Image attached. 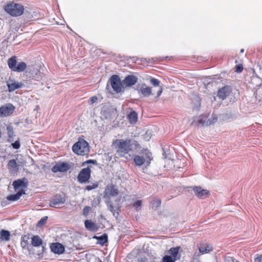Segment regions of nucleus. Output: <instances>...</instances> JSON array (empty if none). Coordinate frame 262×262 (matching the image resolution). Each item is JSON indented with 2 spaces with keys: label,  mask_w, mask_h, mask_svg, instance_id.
<instances>
[{
  "label": "nucleus",
  "mask_w": 262,
  "mask_h": 262,
  "mask_svg": "<svg viewBox=\"0 0 262 262\" xmlns=\"http://www.w3.org/2000/svg\"><path fill=\"white\" fill-rule=\"evenodd\" d=\"M17 66H27L26 63L24 61L18 62L17 61Z\"/></svg>",
  "instance_id": "3c124183"
},
{
  "label": "nucleus",
  "mask_w": 262,
  "mask_h": 262,
  "mask_svg": "<svg viewBox=\"0 0 262 262\" xmlns=\"http://www.w3.org/2000/svg\"><path fill=\"white\" fill-rule=\"evenodd\" d=\"M91 169L89 167L83 168L78 176V181L81 183H86L91 177Z\"/></svg>",
  "instance_id": "6e6552de"
},
{
  "label": "nucleus",
  "mask_w": 262,
  "mask_h": 262,
  "mask_svg": "<svg viewBox=\"0 0 262 262\" xmlns=\"http://www.w3.org/2000/svg\"><path fill=\"white\" fill-rule=\"evenodd\" d=\"M231 92V90L229 86H225L219 90L217 92V97L224 100L229 95Z\"/></svg>",
  "instance_id": "dca6fc26"
},
{
  "label": "nucleus",
  "mask_w": 262,
  "mask_h": 262,
  "mask_svg": "<svg viewBox=\"0 0 262 262\" xmlns=\"http://www.w3.org/2000/svg\"><path fill=\"white\" fill-rule=\"evenodd\" d=\"M8 169L12 174L16 173L19 169L18 165L17 164L14 159L10 160L7 165Z\"/></svg>",
  "instance_id": "a211bd4d"
},
{
  "label": "nucleus",
  "mask_w": 262,
  "mask_h": 262,
  "mask_svg": "<svg viewBox=\"0 0 262 262\" xmlns=\"http://www.w3.org/2000/svg\"><path fill=\"white\" fill-rule=\"evenodd\" d=\"M182 249L180 246L171 248L167 252L168 255L174 260L177 261L181 258Z\"/></svg>",
  "instance_id": "9d476101"
},
{
  "label": "nucleus",
  "mask_w": 262,
  "mask_h": 262,
  "mask_svg": "<svg viewBox=\"0 0 262 262\" xmlns=\"http://www.w3.org/2000/svg\"><path fill=\"white\" fill-rule=\"evenodd\" d=\"M108 209L112 212L113 215L117 218L119 214V208L118 207H114L112 204L108 205Z\"/></svg>",
  "instance_id": "7c9ffc66"
},
{
  "label": "nucleus",
  "mask_w": 262,
  "mask_h": 262,
  "mask_svg": "<svg viewBox=\"0 0 262 262\" xmlns=\"http://www.w3.org/2000/svg\"><path fill=\"white\" fill-rule=\"evenodd\" d=\"M84 225L85 228L91 231H96L98 229L96 224L91 220H86L84 222Z\"/></svg>",
  "instance_id": "5701e85b"
},
{
  "label": "nucleus",
  "mask_w": 262,
  "mask_h": 262,
  "mask_svg": "<svg viewBox=\"0 0 262 262\" xmlns=\"http://www.w3.org/2000/svg\"><path fill=\"white\" fill-rule=\"evenodd\" d=\"M66 198L61 194H56L50 201L49 205L52 207H57V206L64 204L66 202Z\"/></svg>",
  "instance_id": "9b49d317"
},
{
  "label": "nucleus",
  "mask_w": 262,
  "mask_h": 262,
  "mask_svg": "<svg viewBox=\"0 0 262 262\" xmlns=\"http://www.w3.org/2000/svg\"><path fill=\"white\" fill-rule=\"evenodd\" d=\"M10 233L9 231L3 229L0 232V239L8 242L10 240Z\"/></svg>",
  "instance_id": "393cba45"
},
{
  "label": "nucleus",
  "mask_w": 262,
  "mask_h": 262,
  "mask_svg": "<svg viewBox=\"0 0 262 262\" xmlns=\"http://www.w3.org/2000/svg\"><path fill=\"white\" fill-rule=\"evenodd\" d=\"M199 252L198 254L196 252L194 254L192 262H201L199 259H197V257L200 256V253L202 254L208 253L212 250V248L209 245H203L199 247Z\"/></svg>",
  "instance_id": "1a4fd4ad"
},
{
  "label": "nucleus",
  "mask_w": 262,
  "mask_h": 262,
  "mask_svg": "<svg viewBox=\"0 0 262 262\" xmlns=\"http://www.w3.org/2000/svg\"><path fill=\"white\" fill-rule=\"evenodd\" d=\"M11 145L13 148L17 149L20 148V142L18 140L16 141L15 142L12 143L11 144Z\"/></svg>",
  "instance_id": "ea45409f"
},
{
  "label": "nucleus",
  "mask_w": 262,
  "mask_h": 262,
  "mask_svg": "<svg viewBox=\"0 0 262 262\" xmlns=\"http://www.w3.org/2000/svg\"><path fill=\"white\" fill-rule=\"evenodd\" d=\"M150 82L154 86H157L158 88V91L157 92V97H159L163 92L162 86L160 85V82L158 79L152 78L150 80Z\"/></svg>",
  "instance_id": "412c9836"
},
{
  "label": "nucleus",
  "mask_w": 262,
  "mask_h": 262,
  "mask_svg": "<svg viewBox=\"0 0 262 262\" xmlns=\"http://www.w3.org/2000/svg\"><path fill=\"white\" fill-rule=\"evenodd\" d=\"M225 261L226 262H231L233 261V259L232 257L228 256L226 257Z\"/></svg>",
  "instance_id": "09e8293b"
},
{
  "label": "nucleus",
  "mask_w": 262,
  "mask_h": 262,
  "mask_svg": "<svg viewBox=\"0 0 262 262\" xmlns=\"http://www.w3.org/2000/svg\"><path fill=\"white\" fill-rule=\"evenodd\" d=\"M105 194L108 197L110 196H115L118 194V191L114 186H110L105 190Z\"/></svg>",
  "instance_id": "4be33fe9"
},
{
  "label": "nucleus",
  "mask_w": 262,
  "mask_h": 262,
  "mask_svg": "<svg viewBox=\"0 0 262 262\" xmlns=\"http://www.w3.org/2000/svg\"><path fill=\"white\" fill-rule=\"evenodd\" d=\"M142 205V201L138 200L133 204V207L137 209L140 208Z\"/></svg>",
  "instance_id": "a19ab883"
},
{
  "label": "nucleus",
  "mask_w": 262,
  "mask_h": 262,
  "mask_svg": "<svg viewBox=\"0 0 262 262\" xmlns=\"http://www.w3.org/2000/svg\"><path fill=\"white\" fill-rule=\"evenodd\" d=\"M117 152L120 155L128 154L130 151L139 149L140 148L139 143L133 139H116L113 142Z\"/></svg>",
  "instance_id": "f257e3e1"
},
{
  "label": "nucleus",
  "mask_w": 262,
  "mask_h": 262,
  "mask_svg": "<svg viewBox=\"0 0 262 262\" xmlns=\"http://www.w3.org/2000/svg\"><path fill=\"white\" fill-rule=\"evenodd\" d=\"M138 60L139 59H136L135 57H130L127 59L121 60L120 64V66H131L132 63H136V61ZM118 64H119V63Z\"/></svg>",
  "instance_id": "a878e982"
},
{
  "label": "nucleus",
  "mask_w": 262,
  "mask_h": 262,
  "mask_svg": "<svg viewBox=\"0 0 262 262\" xmlns=\"http://www.w3.org/2000/svg\"><path fill=\"white\" fill-rule=\"evenodd\" d=\"M105 118H110V115H109V116H105Z\"/></svg>",
  "instance_id": "6e6d98bb"
},
{
  "label": "nucleus",
  "mask_w": 262,
  "mask_h": 262,
  "mask_svg": "<svg viewBox=\"0 0 262 262\" xmlns=\"http://www.w3.org/2000/svg\"><path fill=\"white\" fill-rule=\"evenodd\" d=\"M31 244L34 247H39L42 244V241L38 235H34L32 237Z\"/></svg>",
  "instance_id": "bb28decb"
},
{
  "label": "nucleus",
  "mask_w": 262,
  "mask_h": 262,
  "mask_svg": "<svg viewBox=\"0 0 262 262\" xmlns=\"http://www.w3.org/2000/svg\"><path fill=\"white\" fill-rule=\"evenodd\" d=\"M142 153L144 157L137 155L134 157V161L137 166H141L144 164L148 166L152 160L151 153L148 149H144Z\"/></svg>",
  "instance_id": "20e7f679"
},
{
  "label": "nucleus",
  "mask_w": 262,
  "mask_h": 262,
  "mask_svg": "<svg viewBox=\"0 0 262 262\" xmlns=\"http://www.w3.org/2000/svg\"><path fill=\"white\" fill-rule=\"evenodd\" d=\"M198 104H199V105L200 106V101H198Z\"/></svg>",
  "instance_id": "4d7b16f0"
},
{
  "label": "nucleus",
  "mask_w": 262,
  "mask_h": 262,
  "mask_svg": "<svg viewBox=\"0 0 262 262\" xmlns=\"http://www.w3.org/2000/svg\"><path fill=\"white\" fill-rule=\"evenodd\" d=\"M28 185V181L25 178L15 180L12 183V186L15 191H23V192H25V189L27 188Z\"/></svg>",
  "instance_id": "423d86ee"
},
{
  "label": "nucleus",
  "mask_w": 262,
  "mask_h": 262,
  "mask_svg": "<svg viewBox=\"0 0 262 262\" xmlns=\"http://www.w3.org/2000/svg\"><path fill=\"white\" fill-rule=\"evenodd\" d=\"M9 68L12 71L21 72L25 70L26 67H9Z\"/></svg>",
  "instance_id": "f704fd0d"
},
{
  "label": "nucleus",
  "mask_w": 262,
  "mask_h": 262,
  "mask_svg": "<svg viewBox=\"0 0 262 262\" xmlns=\"http://www.w3.org/2000/svg\"><path fill=\"white\" fill-rule=\"evenodd\" d=\"M128 119L132 124H134L136 122L138 119L137 113L135 111H132L128 115Z\"/></svg>",
  "instance_id": "c756f323"
},
{
  "label": "nucleus",
  "mask_w": 262,
  "mask_h": 262,
  "mask_svg": "<svg viewBox=\"0 0 262 262\" xmlns=\"http://www.w3.org/2000/svg\"><path fill=\"white\" fill-rule=\"evenodd\" d=\"M110 82L112 88L116 93L121 92L122 83L121 82L118 76L113 75L110 79Z\"/></svg>",
  "instance_id": "0eeeda50"
},
{
  "label": "nucleus",
  "mask_w": 262,
  "mask_h": 262,
  "mask_svg": "<svg viewBox=\"0 0 262 262\" xmlns=\"http://www.w3.org/2000/svg\"><path fill=\"white\" fill-rule=\"evenodd\" d=\"M15 107L10 103L7 104L5 105L0 107V116H8L10 115L14 112Z\"/></svg>",
  "instance_id": "ddd939ff"
},
{
  "label": "nucleus",
  "mask_w": 262,
  "mask_h": 262,
  "mask_svg": "<svg viewBox=\"0 0 262 262\" xmlns=\"http://www.w3.org/2000/svg\"><path fill=\"white\" fill-rule=\"evenodd\" d=\"M159 258L154 257L152 255L146 254V255H142L138 257V262H159Z\"/></svg>",
  "instance_id": "6ab92c4d"
},
{
  "label": "nucleus",
  "mask_w": 262,
  "mask_h": 262,
  "mask_svg": "<svg viewBox=\"0 0 262 262\" xmlns=\"http://www.w3.org/2000/svg\"><path fill=\"white\" fill-rule=\"evenodd\" d=\"M97 187H98V184L96 183H95L92 185H90L86 186V189L88 190H91L95 189Z\"/></svg>",
  "instance_id": "79ce46f5"
},
{
  "label": "nucleus",
  "mask_w": 262,
  "mask_h": 262,
  "mask_svg": "<svg viewBox=\"0 0 262 262\" xmlns=\"http://www.w3.org/2000/svg\"><path fill=\"white\" fill-rule=\"evenodd\" d=\"M217 120V115L212 114L211 116L209 114H204L196 118V123L201 125L208 126L214 124Z\"/></svg>",
  "instance_id": "39448f33"
},
{
  "label": "nucleus",
  "mask_w": 262,
  "mask_h": 262,
  "mask_svg": "<svg viewBox=\"0 0 262 262\" xmlns=\"http://www.w3.org/2000/svg\"><path fill=\"white\" fill-rule=\"evenodd\" d=\"M152 92V90L151 88L149 87L142 88L139 91V93H140L144 97H148L150 95H153Z\"/></svg>",
  "instance_id": "cd10ccee"
},
{
  "label": "nucleus",
  "mask_w": 262,
  "mask_h": 262,
  "mask_svg": "<svg viewBox=\"0 0 262 262\" xmlns=\"http://www.w3.org/2000/svg\"><path fill=\"white\" fill-rule=\"evenodd\" d=\"M255 262H262V255L255 258Z\"/></svg>",
  "instance_id": "49530a36"
},
{
  "label": "nucleus",
  "mask_w": 262,
  "mask_h": 262,
  "mask_svg": "<svg viewBox=\"0 0 262 262\" xmlns=\"http://www.w3.org/2000/svg\"><path fill=\"white\" fill-rule=\"evenodd\" d=\"M29 235H25L21 237L20 245L23 249H29Z\"/></svg>",
  "instance_id": "c85d7f7f"
},
{
  "label": "nucleus",
  "mask_w": 262,
  "mask_h": 262,
  "mask_svg": "<svg viewBox=\"0 0 262 262\" xmlns=\"http://www.w3.org/2000/svg\"><path fill=\"white\" fill-rule=\"evenodd\" d=\"M84 163H93L95 164L96 163V161L93 160H89L84 162Z\"/></svg>",
  "instance_id": "8fccbe9b"
},
{
  "label": "nucleus",
  "mask_w": 262,
  "mask_h": 262,
  "mask_svg": "<svg viewBox=\"0 0 262 262\" xmlns=\"http://www.w3.org/2000/svg\"><path fill=\"white\" fill-rule=\"evenodd\" d=\"M90 209H91V208L90 207H88V206L85 207L83 210V214L85 215H87L89 213Z\"/></svg>",
  "instance_id": "37998d69"
},
{
  "label": "nucleus",
  "mask_w": 262,
  "mask_h": 262,
  "mask_svg": "<svg viewBox=\"0 0 262 262\" xmlns=\"http://www.w3.org/2000/svg\"><path fill=\"white\" fill-rule=\"evenodd\" d=\"M161 201L160 199H157L155 200H154L152 203H151V205H152V207L154 208H157L160 205H161Z\"/></svg>",
  "instance_id": "e433bc0d"
},
{
  "label": "nucleus",
  "mask_w": 262,
  "mask_h": 262,
  "mask_svg": "<svg viewBox=\"0 0 262 262\" xmlns=\"http://www.w3.org/2000/svg\"><path fill=\"white\" fill-rule=\"evenodd\" d=\"M25 194V192L23 191H17L16 194H11L7 197V199L10 201H16L18 200L23 194Z\"/></svg>",
  "instance_id": "b1692460"
},
{
  "label": "nucleus",
  "mask_w": 262,
  "mask_h": 262,
  "mask_svg": "<svg viewBox=\"0 0 262 262\" xmlns=\"http://www.w3.org/2000/svg\"><path fill=\"white\" fill-rule=\"evenodd\" d=\"M72 150L75 154L81 156L88 155L90 151L88 142L83 139H79L78 141L73 145Z\"/></svg>",
  "instance_id": "7ed1b4c3"
},
{
  "label": "nucleus",
  "mask_w": 262,
  "mask_h": 262,
  "mask_svg": "<svg viewBox=\"0 0 262 262\" xmlns=\"http://www.w3.org/2000/svg\"><path fill=\"white\" fill-rule=\"evenodd\" d=\"M244 51V50L243 49L241 50V53H243Z\"/></svg>",
  "instance_id": "5fc2aeb1"
},
{
  "label": "nucleus",
  "mask_w": 262,
  "mask_h": 262,
  "mask_svg": "<svg viewBox=\"0 0 262 262\" xmlns=\"http://www.w3.org/2000/svg\"><path fill=\"white\" fill-rule=\"evenodd\" d=\"M97 238L98 242L101 245H103L107 242V235L105 233L100 236L97 237Z\"/></svg>",
  "instance_id": "473e14b6"
},
{
  "label": "nucleus",
  "mask_w": 262,
  "mask_h": 262,
  "mask_svg": "<svg viewBox=\"0 0 262 262\" xmlns=\"http://www.w3.org/2000/svg\"><path fill=\"white\" fill-rule=\"evenodd\" d=\"M27 76H29V77H33L34 76V74H32V73H28V74H27Z\"/></svg>",
  "instance_id": "603ef678"
},
{
  "label": "nucleus",
  "mask_w": 262,
  "mask_h": 262,
  "mask_svg": "<svg viewBox=\"0 0 262 262\" xmlns=\"http://www.w3.org/2000/svg\"><path fill=\"white\" fill-rule=\"evenodd\" d=\"M243 70V67H236L235 72L237 73H241Z\"/></svg>",
  "instance_id": "a18cd8bd"
},
{
  "label": "nucleus",
  "mask_w": 262,
  "mask_h": 262,
  "mask_svg": "<svg viewBox=\"0 0 262 262\" xmlns=\"http://www.w3.org/2000/svg\"><path fill=\"white\" fill-rule=\"evenodd\" d=\"M233 61H234L235 63V66H243L242 63L238 62L236 59H234L233 58L230 59L229 62L231 64Z\"/></svg>",
  "instance_id": "c03bdc74"
},
{
  "label": "nucleus",
  "mask_w": 262,
  "mask_h": 262,
  "mask_svg": "<svg viewBox=\"0 0 262 262\" xmlns=\"http://www.w3.org/2000/svg\"><path fill=\"white\" fill-rule=\"evenodd\" d=\"M161 262H176L170 256L168 255H165L162 259Z\"/></svg>",
  "instance_id": "c9c22d12"
},
{
  "label": "nucleus",
  "mask_w": 262,
  "mask_h": 262,
  "mask_svg": "<svg viewBox=\"0 0 262 262\" xmlns=\"http://www.w3.org/2000/svg\"><path fill=\"white\" fill-rule=\"evenodd\" d=\"M137 81V78L132 75H128L122 81V84L125 86H130L134 85Z\"/></svg>",
  "instance_id": "aec40b11"
},
{
  "label": "nucleus",
  "mask_w": 262,
  "mask_h": 262,
  "mask_svg": "<svg viewBox=\"0 0 262 262\" xmlns=\"http://www.w3.org/2000/svg\"><path fill=\"white\" fill-rule=\"evenodd\" d=\"M7 63L8 66H17V57L15 56H12L11 57L8 59Z\"/></svg>",
  "instance_id": "72a5a7b5"
},
{
  "label": "nucleus",
  "mask_w": 262,
  "mask_h": 262,
  "mask_svg": "<svg viewBox=\"0 0 262 262\" xmlns=\"http://www.w3.org/2000/svg\"><path fill=\"white\" fill-rule=\"evenodd\" d=\"M50 249L55 254H60L64 251V247L59 243H52L50 246Z\"/></svg>",
  "instance_id": "f3484780"
},
{
  "label": "nucleus",
  "mask_w": 262,
  "mask_h": 262,
  "mask_svg": "<svg viewBox=\"0 0 262 262\" xmlns=\"http://www.w3.org/2000/svg\"><path fill=\"white\" fill-rule=\"evenodd\" d=\"M107 112H108V111H107V110H104L103 112V115H105Z\"/></svg>",
  "instance_id": "864d4df0"
},
{
  "label": "nucleus",
  "mask_w": 262,
  "mask_h": 262,
  "mask_svg": "<svg viewBox=\"0 0 262 262\" xmlns=\"http://www.w3.org/2000/svg\"><path fill=\"white\" fill-rule=\"evenodd\" d=\"M7 134L8 135L9 139L8 141L12 142L13 141V137L14 136L13 127L12 126H8L7 127Z\"/></svg>",
  "instance_id": "2f4dec72"
},
{
  "label": "nucleus",
  "mask_w": 262,
  "mask_h": 262,
  "mask_svg": "<svg viewBox=\"0 0 262 262\" xmlns=\"http://www.w3.org/2000/svg\"><path fill=\"white\" fill-rule=\"evenodd\" d=\"M158 58H152L151 59H149L148 60L146 59H144V60L145 61V63H148V64H158V63L157 62V60H158Z\"/></svg>",
  "instance_id": "4c0bfd02"
},
{
  "label": "nucleus",
  "mask_w": 262,
  "mask_h": 262,
  "mask_svg": "<svg viewBox=\"0 0 262 262\" xmlns=\"http://www.w3.org/2000/svg\"><path fill=\"white\" fill-rule=\"evenodd\" d=\"M47 219H48L47 216H45V217H42V219H41L38 222L37 226H41L44 225L46 223Z\"/></svg>",
  "instance_id": "58836bf2"
},
{
  "label": "nucleus",
  "mask_w": 262,
  "mask_h": 262,
  "mask_svg": "<svg viewBox=\"0 0 262 262\" xmlns=\"http://www.w3.org/2000/svg\"><path fill=\"white\" fill-rule=\"evenodd\" d=\"M97 100V97H96V96L92 97L91 98V104H92L95 103V102H96Z\"/></svg>",
  "instance_id": "de8ad7c7"
},
{
  "label": "nucleus",
  "mask_w": 262,
  "mask_h": 262,
  "mask_svg": "<svg viewBox=\"0 0 262 262\" xmlns=\"http://www.w3.org/2000/svg\"><path fill=\"white\" fill-rule=\"evenodd\" d=\"M23 85L21 83L16 82L11 79H9L7 81V85L9 92H13L16 89L21 88Z\"/></svg>",
  "instance_id": "2eb2a0df"
},
{
  "label": "nucleus",
  "mask_w": 262,
  "mask_h": 262,
  "mask_svg": "<svg viewBox=\"0 0 262 262\" xmlns=\"http://www.w3.org/2000/svg\"><path fill=\"white\" fill-rule=\"evenodd\" d=\"M70 165L65 162L57 164L52 168V171L53 172H66L70 169Z\"/></svg>",
  "instance_id": "4468645a"
},
{
  "label": "nucleus",
  "mask_w": 262,
  "mask_h": 262,
  "mask_svg": "<svg viewBox=\"0 0 262 262\" xmlns=\"http://www.w3.org/2000/svg\"><path fill=\"white\" fill-rule=\"evenodd\" d=\"M192 189L195 195L199 199H204L208 197L209 195V191L207 189H203L200 186H194Z\"/></svg>",
  "instance_id": "f8f14e48"
},
{
  "label": "nucleus",
  "mask_w": 262,
  "mask_h": 262,
  "mask_svg": "<svg viewBox=\"0 0 262 262\" xmlns=\"http://www.w3.org/2000/svg\"><path fill=\"white\" fill-rule=\"evenodd\" d=\"M5 11L12 17L21 16L24 12V7L20 4L14 1L7 3L4 6Z\"/></svg>",
  "instance_id": "f03ea898"
}]
</instances>
